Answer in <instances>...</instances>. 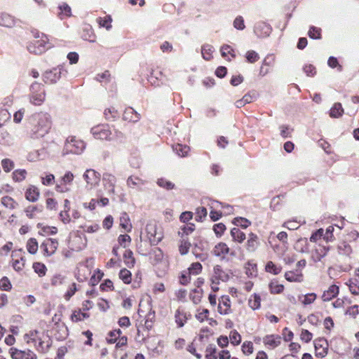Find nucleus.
<instances>
[{
  "instance_id": "f3484780",
  "label": "nucleus",
  "mask_w": 359,
  "mask_h": 359,
  "mask_svg": "<svg viewBox=\"0 0 359 359\" xmlns=\"http://www.w3.org/2000/svg\"><path fill=\"white\" fill-rule=\"evenodd\" d=\"M328 342L325 338H318L314 341L315 354L318 358H323L327 355Z\"/></svg>"
},
{
  "instance_id": "338daca9",
  "label": "nucleus",
  "mask_w": 359,
  "mask_h": 359,
  "mask_svg": "<svg viewBox=\"0 0 359 359\" xmlns=\"http://www.w3.org/2000/svg\"><path fill=\"white\" fill-rule=\"evenodd\" d=\"M269 289L271 293L273 294H279L283 291L284 287L283 285L280 284L277 280H272L269 283Z\"/></svg>"
},
{
  "instance_id": "2eb2a0df",
  "label": "nucleus",
  "mask_w": 359,
  "mask_h": 359,
  "mask_svg": "<svg viewBox=\"0 0 359 359\" xmlns=\"http://www.w3.org/2000/svg\"><path fill=\"white\" fill-rule=\"evenodd\" d=\"M147 236L151 245H157L163 239V234L158 231L156 226L153 224H148L146 226Z\"/></svg>"
},
{
  "instance_id": "e2e57ef3",
  "label": "nucleus",
  "mask_w": 359,
  "mask_h": 359,
  "mask_svg": "<svg viewBox=\"0 0 359 359\" xmlns=\"http://www.w3.org/2000/svg\"><path fill=\"white\" fill-rule=\"evenodd\" d=\"M203 269L202 264L200 262L192 263L188 268L187 271L191 276H196L201 273Z\"/></svg>"
},
{
  "instance_id": "f257e3e1",
  "label": "nucleus",
  "mask_w": 359,
  "mask_h": 359,
  "mask_svg": "<svg viewBox=\"0 0 359 359\" xmlns=\"http://www.w3.org/2000/svg\"><path fill=\"white\" fill-rule=\"evenodd\" d=\"M52 128L49 114L39 112L32 115L29 120L28 133L31 138L39 139L48 134Z\"/></svg>"
},
{
  "instance_id": "a18cd8bd",
  "label": "nucleus",
  "mask_w": 359,
  "mask_h": 359,
  "mask_svg": "<svg viewBox=\"0 0 359 359\" xmlns=\"http://www.w3.org/2000/svg\"><path fill=\"white\" fill-rule=\"evenodd\" d=\"M344 109L339 102L334 103L330 110V116L332 118H339L342 116Z\"/></svg>"
},
{
  "instance_id": "774afa93",
  "label": "nucleus",
  "mask_w": 359,
  "mask_h": 359,
  "mask_svg": "<svg viewBox=\"0 0 359 359\" xmlns=\"http://www.w3.org/2000/svg\"><path fill=\"white\" fill-rule=\"evenodd\" d=\"M242 353L245 355H251L254 351V346L252 341H245L241 346Z\"/></svg>"
},
{
  "instance_id": "7ed1b4c3",
  "label": "nucleus",
  "mask_w": 359,
  "mask_h": 359,
  "mask_svg": "<svg viewBox=\"0 0 359 359\" xmlns=\"http://www.w3.org/2000/svg\"><path fill=\"white\" fill-rule=\"evenodd\" d=\"M93 302L89 299L84 300L81 308H76L72 311L69 316L73 323H78L88 320L90 317V310L93 307Z\"/></svg>"
},
{
  "instance_id": "8fccbe9b",
  "label": "nucleus",
  "mask_w": 359,
  "mask_h": 359,
  "mask_svg": "<svg viewBox=\"0 0 359 359\" xmlns=\"http://www.w3.org/2000/svg\"><path fill=\"white\" fill-rule=\"evenodd\" d=\"M317 295L312 292L308 293L304 295L299 296V301L304 305H309L315 302L316 299Z\"/></svg>"
},
{
  "instance_id": "49530a36",
  "label": "nucleus",
  "mask_w": 359,
  "mask_h": 359,
  "mask_svg": "<svg viewBox=\"0 0 359 359\" xmlns=\"http://www.w3.org/2000/svg\"><path fill=\"white\" fill-rule=\"evenodd\" d=\"M214 51V48L210 44H205L201 48V54L204 60H210L213 56L212 53Z\"/></svg>"
},
{
  "instance_id": "bf43d9fd",
  "label": "nucleus",
  "mask_w": 359,
  "mask_h": 359,
  "mask_svg": "<svg viewBox=\"0 0 359 359\" xmlns=\"http://www.w3.org/2000/svg\"><path fill=\"white\" fill-rule=\"evenodd\" d=\"M205 359H217V348L214 344H209L205 349Z\"/></svg>"
},
{
  "instance_id": "864d4df0",
  "label": "nucleus",
  "mask_w": 359,
  "mask_h": 359,
  "mask_svg": "<svg viewBox=\"0 0 359 359\" xmlns=\"http://www.w3.org/2000/svg\"><path fill=\"white\" fill-rule=\"evenodd\" d=\"M96 20L100 27H105L107 30L111 28L112 18L110 15H106L103 18L99 17Z\"/></svg>"
},
{
  "instance_id": "72a5a7b5",
  "label": "nucleus",
  "mask_w": 359,
  "mask_h": 359,
  "mask_svg": "<svg viewBox=\"0 0 359 359\" xmlns=\"http://www.w3.org/2000/svg\"><path fill=\"white\" fill-rule=\"evenodd\" d=\"M271 28L264 22L259 23L255 29V32L258 36L264 37L269 36Z\"/></svg>"
},
{
  "instance_id": "c756f323",
  "label": "nucleus",
  "mask_w": 359,
  "mask_h": 359,
  "mask_svg": "<svg viewBox=\"0 0 359 359\" xmlns=\"http://www.w3.org/2000/svg\"><path fill=\"white\" fill-rule=\"evenodd\" d=\"M67 280V277L60 273H57L53 274L50 278V283L52 287H57L63 285Z\"/></svg>"
},
{
  "instance_id": "1a4fd4ad",
  "label": "nucleus",
  "mask_w": 359,
  "mask_h": 359,
  "mask_svg": "<svg viewBox=\"0 0 359 359\" xmlns=\"http://www.w3.org/2000/svg\"><path fill=\"white\" fill-rule=\"evenodd\" d=\"M25 252L22 249L12 251L11 264L15 271H22L25 266Z\"/></svg>"
},
{
  "instance_id": "4c0bfd02",
  "label": "nucleus",
  "mask_w": 359,
  "mask_h": 359,
  "mask_svg": "<svg viewBox=\"0 0 359 359\" xmlns=\"http://www.w3.org/2000/svg\"><path fill=\"white\" fill-rule=\"evenodd\" d=\"M34 271L39 276V277H44L48 271L46 266L40 262H35L32 264Z\"/></svg>"
},
{
  "instance_id": "37998d69",
  "label": "nucleus",
  "mask_w": 359,
  "mask_h": 359,
  "mask_svg": "<svg viewBox=\"0 0 359 359\" xmlns=\"http://www.w3.org/2000/svg\"><path fill=\"white\" fill-rule=\"evenodd\" d=\"M118 278L124 284L129 285L132 282V273L126 268L121 269L118 273Z\"/></svg>"
},
{
  "instance_id": "a211bd4d",
  "label": "nucleus",
  "mask_w": 359,
  "mask_h": 359,
  "mask_svg": "<svg viewBox=\"0 0 359 359\" xmlns=\"http://www.w3.org/2000/svg\"><path fill=\"white\" fill-rule=\"evenodd\" d=\"M83 178L90 188H93L98 185L100 175L93 169H88L83 175Z\"/></svg>"
},
{
  "instance_id": "4468645a",
  "label": "nucleus",
  "mask_w": 359,
  "mask_h": 359,
  "mask_svg": "<svg viewBox=\"0 0 359 359\" xmlns=\"http://www.w3.org/2000/svg\"><path fill=\"white\" fill-rule=\"evenodd\" d=\"M212 254L221 259H224L226 255H229L231 257L236 256V252L231 250L228 245L224 242H219L215 245L212 250Z\"/></svg>"
},
{
  "instance_id": "4d7b16f0",
  "label": "nucleus",
  "mask_w": 359,
  "mask_h": 359,
  "mask_svg": "<svg viewBox=\"0 0 359 359\" xmlns=\"http://www.w3.org/2000/svg\"><path fill=\"white\" fill-rule=\"evenodd\" d=\"M241 335L237 330H233L230 332L229 340L233 346H236L239 345L241 342Z\"/></svg>"
},
{
  "instance_id": "bb28decb",
  "label": "nucleus",
  "mask_w": 359,
  "mask_h": 359,
  "mask_svg": "<svg viewBox=\"0 0 359 359\" xmlns=\"http://www.w3.org/2000/svg\"><path fill=\"white\" fill-rule=\"evenodd\" d=\"M123 262L125 265L132 269L135 266L136 263V259L134 256L133 252L130 249H126L123 255Z\"/></svg>"
},
{
  "instance_id": "ea45409f",
  "label": "nucleus",
  "mask_w": 359,
  "mask_h": 359,
  "mask_svg": "<svg viewBox=\"0 0 359 359\" xmlns=\"http://www.w3.org/2000/svg\"><path fill=\"white\" fill-rule=\"evenodd\" d=\"M39 248V243L35 238H30L26 243V249L27 252L31 255L36 254Z\"/></svg>"
},
{
  "instance_id": "9b49d317",
  "label": "nucleus",
  "mask_w": 359,
  "mask_h": 359,
  "mask_svg": "<svg viewBox=\"0 0 359 359\" xmlns=\"http://www.w3.org/2000/svg\"><path fill=\"white\" fill-rule=\"evenodd\" d=\"M231 275V270H226L221 265L217 264L213 267L211 278L214 279L216 283H225L230 279Z\"/></svg>"
},
{
  "instance_id": "b1692460",
  "label": "nucleus",
  "mask_w": 359,
  "mask_h": 359,
  "mask_svg": "<svg viewBox=\"0 0 359 359\" xmlns=\"http://www.w3.org/2000/svg\"><path fill=\"white\" fill-rule=\"evenodd\" d=\"M244 271L248 278H256L258 275L257 264L254 261L250 260L245 264Z\"/></svg>"
},
{
  "instance_id": "cd10ccee",
  "label": "nucleus",
  "mask_w": 359,
  "mask_h": 359,
  "mask_svg": "<svg viewBox=\"0 0 359 359\" xmlns=\"http://www.w3.org/2000/svg\"><path fill=\"white\" fill-rule=\"evenodd\" d=\"M230 234L232 241L239 244L243 243V241L246 239L245 233L238 227L232 228L230 231Z\"/></svg>"
},
{
  "instance_id": "603ef678",
  "label": "nucleus",
  "mask_w": 359,
  "mask_h": 359,
  "mask_svg": "<svg viewBox=\"0 0 359 359\" xmlns=\"http://www.w3.org/2000/svg\"><path fill=\"white\" fill-rule=\"evenodd\" d=\"M191 243L188 238H181L179 245V252L182 255H187L190 249Z\"/></svg>"
},
{
  "instance_id": "052dcab7",
  "label": "nucleus",
  "mask_w": 359,
  "mask_h": 359,
  "mask_svg": "<svg viewBox=\"0 0 359 359\" xmlns=\"http://www.w3.org/2000/svg\"><path fill=\"white\" fill-rule=\"evenodd\" d=\"M334 226H333V225L329 226L326 229L325 232L324 231L323 240L327 243L334 241L335 239V237L334 235Z\"/></svg>"
},
{
  "instance_id": "20e7f679",
  "label": "nucleus",
  "mask_w": 359,
  "mask_h": 359,
  "mask_svg": "<svg viewBox=\"0 0 359 359\" xmlns=\"http://www.w3.org/2000/svg\"><path fill=\"white\" fill-rule=\"evenodd\" d=\"M46 100V92L43 86L34 82L30 86L29 102L36 106L41 105Z\"/></svg>"
},
{
  "instance_id": "de8ad7c7",
  "label": "nucleus",
  "mask_w": 359,
  "mask_h": 359,
  "mask_svg": "<svg viewBox=\"0 0 359 359\" xmlns=\"http://www.w3.org/2000/svg\"><path fill=\"white\" fill-rule=\"evenodd\" d=\"M78 290V285L75 282L72 283L63 295L64 299L66 301H69Z\"/></svg>"
},
{
  "instance_id": "f8f14e48",
  "label": "nucleus",
  "mask_w": 359,
  "mask_h": 359,
  "mask_svg": "<svg viewBox=\"0 0 359 359\" xmlns=\"http://www.w3.org/2000/svg\"><path fill=\"white\" fill-rule=\"evenodd\" d=\"M53 340L45 332L41 333L37 339L36 344H34L36 351L40 353H46L52 346Z\"/></svg>"
},
{
  "instance_id": "dca6fc26",
  "label": "nucleus",
  "mask_w": 359,
  "mask_h": 359,
  "mask_svg": "<svg viewBox=\"0 0 359 359\" xmlns=\"http://www.w3.org/2000/svg\"><path fill=\"white\" fill-rule=\"evenodd\" d=\"M63 72L64 70L60 67H56L51 70L46 71L43 74V80L46 84L55 83L60 79Z\"/></svg>"
},
{
  "instance_id": "412c9836",
  "label": "nucleus",
  "mask_w": 359,
  "mask_h": 359,
  "mask_svg": "<svg viewBox=\"0 0 359 359\" xmlns=\"http://www.w3.org/2000/svg\"><path fill=\"white\" fill-rule=\"evenodd\" d=\"M141 118V115L137 112L133 107H128L123 113V119L130 123H137Z\"/></svg>"
},
{
  "instance_id": "a878e982",
  "label": "nucleus",
  "mask_w": 359,
  "mask_h": 359,
  "mask_svg": "<svg viewBox=\"0 0 359 359\" xmlns=\"http://www.w3.org/2000/svg\"><path fill=\"white\" fill-rule=\"evenodd\" d=\"M70 201L68 199L64 201V209L59 214V219L63 224H69L71 222L69 215Z\"/></svg>"
},
{
  "instance_id": "6e6552de",
  "label": "nucleus",
  "mask_w": 359,
  "mask_h": 359,
  "mask_svg": "<svg viewBox=\"0 0 359 359\" xmlns=\"http://www.w3.org/2000/svg\"><path fill=\"white\" fill-rule=\"evenodd\" d=\"M74 179V174L67 171L55 182V191L59 193H67L71 190V186Z\"/></svg>"
},
{
  "instance_id": "13d9d810",
  "label": "nucleus",
  "mask_w": 359,
  "mask_h": 359,
  "mask_svg": "<svg viewBox=\"0 0 359 359\" xmlns=\"http://www.w3.org/2000/svg\"><path fill=\"white\" fill-rule=\"evenodd\" d=\"M156 183L160 187L166 190H172L175 187L174 183L163 177L158 178Z\"/></svg>"
},
{
  "instance_id": "423d86ee",
  "label": "nucleus",
  "mask_w": 359,
  "mask_h": 359,
  "mask_svg": "<svg viewBox=\"0 0 359 359\" xmlns=\"http://www.w3.org/2000/svg\"><path fill=\"white\" fill-rule=\"evenodd\" d=\"M59 247V241L56 238H46L40 245V250L44 257L53 256Z\"/></svg>"
},
{
  "instance_id": "393cba45",
  "label": "nucleus",
  "mask_w": 359,
  "mask_h": 359,
  "mask_svg": "<svg viewBox=\"0 0 359 359\" xmlns=\"http://www.w3.org/2000/svg\"><path fill=\"white\" fill-rule=\"evenodd\" d=\"M281 342V337L279 335H266L263 338V343L266 346L274 348L279 346Z\"/></svg>"
},
{
  "instance_id": "6e6d98bb",
  "label": "nucleus",
  "mask_w": 359,
  "mask_h": 359,
  "mask_svg": "<svg viewBox=\"0 0 359 359\" xmlns=\"http://www.w3.org/2000/svg\"><path fill=\"white\" fill-rule=\"evenodd\" d=\"M154 321L155 311L151 309L145 317L144 327L147 330H150L153 327Z\"/></svg>"
},
{
  "instance_id": "a19ab883",
  "label": "nucleus",
  "mask_w": 359,
  "mask_h": 359,
  "mask_svg": "<svg viewBox=\"0 0 359 359\" xmlns=\"http://www.w3.org/2000/svg\"><path fill=\"white\" fill-rule=\"evenodd\" d=\"M142 273L140 270L135 272L134 277H132L131 287L134 290L139 289L142 285Z\"/></svg>"
},
{
  "instance_id": "c03bdc74",
  "label": "nucleus",
  "mask_w": 359,
  "mask_h": 359,
  "mask_svg": "<svg viewBox=\"0 0 359 359\" xmlns=\"http://www.w3.org/2000/svg\"><path fill=\"white\" fill-rule=\"evenodd\" d=\"M122 334V331L120 329H114L108 332L106 340L108 344H114Z\"/></svg>"
},
{
  "instance_id": "69168bd1",
  "label": "nucleus",
  "mask_w": 359,
  "mask_h": 359,
  "mask_svg": "<svg viewBox=\"0 0 359 359\" xmlns=\"http://www.w3.org/2000/svg\"><path fill=\"white\" fill-rule=\"evenodd\" d=\"M118 244L124 248H126L131 243V237L128 234H121L118 237Z\"/></svg>"
},
{
  "instance_id": "aec40b11",
  "label": "nucleus",
  "mask_w": 359,
  "mask_h": 359,
  "mask_svg": "<svg viewBox=\"0 0 359 359\" xmlns=\"http://www.w3.org/2000/svg\"><path fill=\"white\" fill-rule=\"evenodd\" d=\"M191 315L187 313L184 309L179 307L175 312V321L177 327L180 328L184 326Z\"/></svg>"
},
{
  "instance_id": "0e129e2a",
  "label": "nucleus",
  "mask_w": 359,
  "mask_h": 359,
  "mask_svg": "<svg viewBox=\"0 0 359 359\" xmlns=\"http://www.w3.org/2000/svg\"><path fill=\"white\" fill-rule=\"evenodd\" d=\"M265 271L268 273L277 275L280 273L281 267L275 264L273 262L269 261L265 266Z\"/></svg>"
},
{
  "instance_id": "5fc2aeb1",
  "label": "nucleus",
  "mask_w": 359,
  "mask_h": 359,
  "mask_svg": "<svg viewBox=\"0 0 359 359\" xmlns=\"http://www.w3.org/2000/svg\"><path fill=\"white\" fill-rule=\"evenodd\" d=\"M233 224L234 225H236L237 226H240L243 229H247L252 224V222H251V221H250L249 219H248L246 218L241 217H237L233 219Z\"/></svg>"
},
{
  "instance_id": "f704fd0d",
  "label": "nucleus",
  "mask_w": 359,
  "mask_h": 359,
  "mask_svg": "<svg viewBox=\"0 0 359 359\" xmlns=\"http://www.w3.org/2000/svg\"><path fill=\"white\" fill-rule=\"evenodd\" d=\"M127 186L131 189H139L144 184V180L137 176H130L126 181Z\"/></svg>"
},
{
  "instance_id": "f03ea898",
  "label": "nucleus",
  "mask_w": 359,
  "mask_h": 359,
  "mask_svg": "<svg viewBox=\"0 0 359 359\" xmlns=\"http://www.w3.org/2000/svg\"><path fill=\"white\" fill-rule=\"evenodd\" d=\"M32 34L33 39L29 41L27 46L28 51L36 55L44 53L49 48L48 36L36 29L32 31Z\"/></svg>"
},
{
  "instance_id": "c85d7f7f",
  "label": "nucleus",
  "mask_w": 359,
  "mask_h": 359,
  "mask_svg": "<svg viewBox=\"0 0 359 359\" xmlns=\"http://www.w3.org/2000/svg\"><path fill=\"white\" fill-rule=\"evenodd\" d=\"M103 114L104 118L108 121H116L119 118V112L114 107L106 108Z\"/></svg>"
},
{
  "instance_id": "e433bc0d",
  "label": "nucleus",
  "mask_w": 359,
  "mask_h": 359,
  "mask_svg": "<svg viewBox=\"0 0 359 359\" xmlns=\"http://www.w3.org/2000/svg\"><path fill=\"white\" fill-rule=\"evenodd\" d=\"M173 151L180 157H186L190 151V147L185 144H176L172 146Z\"/></svg>"
},
{
  "instance_id": "4be33fe9",
  "label": "nucleus",
  "mask_w": 359,
  "mask_h": 359,
  "mask_svg": "<svg viewBox=\"0 0 359 359\" xmlns=\"http://www.w3.org/2000/svg\"><path fill=\"white\" fill-rule=\"evenodd\" d=\"M339 294V287L335 284L331 285L325 290L321 296L323 302H329L337 297Z\"/></svg>"
},
{
  "instance_id": "7c9ffc66",
  "label": "nucleus",
  "mask_w": 359,
  "mask_h": 359,
  "mask_svg": "<svg viewBox=\"0 0 359 359\" xmlns=\"http://www.w3.org/2000/svg\"><path fill=\"white\" fill-rule=\"evenodd\" d=\"M1 204L8 210H13L18 206V203L9 196L1 197Z\"/></svg>"
},
{
  "instance_id": "0eeeda50",
  "label": "nucleus",
  "mask_w": 359,
  "mask_h": 359,
  "mask_svg": "<svg viewBox=\"0 0 359 359\" xmlns=\"http://www.w3.org/2000/svg\"><path fill=\"white\" fill-rule=\"evenodd\" d=\"M90 132L95 139L100 140H111L112 131L109 124H99L93 127Z\"/></svg>"
},
{
  "instance_id": "79ce46f5",
  "label": "nucleus",
  "mask_w": 359,
  "mask_h": 359,
  "mask_svg": "<svg viewBox=\"0 0 359 359\" xmlns=\"http://www.w3.org/2000/svg\"><path fill=\"white\" fill-rule=\"evenodd\" d=\"M195 225L192 223H190L187 225H183L180 227L178 235L181 237V238H188V236L191 234L194 231Z\"/></svg>"
},
{
  "instance_id": "9d476101",
  "label": "nucleus",
  "mask_w": 359,
  "mask_h": 359,
  "mask_svg": "<svg viewBox=\"0 0 359 359\" xmlns=\"http://www.w3.org/2000/svg\"><path fill=\"white\" fill-rule=\"evenodd\" d=\"M8 353L11 359H38L36 353L29 348L21 350L16 347H11L9 348Z\"/></svg>"
},
{
  "instance_id": "c9c22d12",
  "label": "nucleus",
  "mask_w": 359,
  "mask_h": 359,
  "mask_svg": "<svg viewBox=\"0 0 359 359\" xmlns=\"http://www.w3.org/2000/svg\"><path fill=\"white\" fill-rule=\"evenodd\" d=\"M306 264L305 259H302L297 262L296 273H293V281L301 282L303 280L302 270L306 266Z\"/></svg>"
},
{
  "instance_id": "473e14b6",
  "label": "nucleus",
  "mask_w": 359,
  "mask_h": 359,
  "mask_svg": "<svg viewBox=\"0 0 359 359\" xmlns=\"http://www.w3.org/2000/svg\"><path fill=\"white\" fill-rule=\"evenodd\" d=\"M220 52L222 56L229 61L236 57V51L229 45H223L220 48Z\"/></svg>"
},
{
  "instance_id": "ddd939ff",
  "label": "nucleus",
  "mask_w": 359,
  "mask_h": 359,
  "mask_svg": "<svg viewBox=\"0 0 359 359\" xmlns=\"http://www.w3.org/2000/svg\"><path fill=\"white\" fill-rule=\"evenodd\" d=\"M217 311L222 316H229L233 313L231 301L229 295H222L218 299Z\"/></svg>"
},
{
  "instance_id": "6ab92c4d",
  "label": "nucleus",
  "mask_w": 359,
  "mask_h": 359,
  "mask_svg": "<svg viewBox=\"0 0 359 359\" xmlns=\"http://www.w3.org/2000/svg\"><path fill=\"white\" fill-rule=\"evenodd\" d=\"M260 241L258 236L253 232H250L248 234V239L245 245V250L248 252H255L258 249Z\"/></svg>"
},
{
  "instance_id": "2f4dec72",
  "label": "nucleus",
  "mask_w": 359,
  "mask_h": 359,
  "mask_svg": "<svg viewBox=\"0 0 359 359\" xmlns=\"http://www.w3.org/2000/svg\"><path fill=\"white\" fill-rule=\"evenodd\" d=\"M53 330L57 331V333H55V335L59 340L65 339L68 335L67 327L62 323L55 324Z\"/></svg>"
},
{
  "instance_id": "680f3d73",
  "label": "nucleus",
  "mask_w": 359,
  "mask_h": 359,
  "mask_svg": "<svg viewBox=\"0 0 359 359\" xmlns=\"http://www.w3.org/2000/svg\"><path fill=\"white\" fill-rule=\"evenodd\" d=\"M12 283L7 276H4L0 279V290L10 292L12 290Z\"/></svg>"
},
{
  "instance_id": "58836bf2",
  "label": "nucleus",
  "mask_w": 359,
  "mask_h": 359,
  "mask_svg": "<svg viewBox=\"0 0 359 359\" xmlns=\"http://www.w3.org/2000/svg\"><path fill=\"white\" fill-rule=\"evenodd\" d=\"M120 226L127 232H130L132 230L133 226L126 212H123L120 217Z\"/></svg>"
},
{
  "instance_id": "09e8293b",
  "label": "nucleus",
  "mask_w": 359,
  "mask_h": 359,
  "mask_svg": "<svg viewBox=\"0 0 359 359\" xmlns=\"http://www.w3.org/2000/svg\"><path fill=\"white\" fill-rule=\"evenodd\" d=\"M209 314L210 311L208 309L199 308L196 311L195 317L200 323H203L204 321L209 320Z\"/></svg>"
},
{
  "instance_id": "3c124183",
  "label": "nucleus",
  "mask_w": 359,
  "mask_h": 359,
  "mask_svg": "<svg viewBox=\"0 0 359 359\" xmlns=\"http://www.w3.org/2000/svg\"><path fill=\"white\" fill-rule=\"evenodd\" d=\"M248 305L253 310L258 309L261 306L260 296L256 293L252 294L248 300Z\"/></svg>"
},
{
  "instance_id": "5701e85b",
  "label": "nucleus",
  "mask_w": 359,
  "mask_h": 359,
  "mask_svg": "<svg viewBox=\"0 0 359 359\" xmlns=\"http://www.w3.org/2000/svg\"><path fill=\"white\" fill-rule=\"evenodd\" d=\"M25 198L30 202H36L40 196V191L34 185H29L25 192Z\"/></svg>"
},
{
  "instance_id": "39448f33",
  "label": "nucleus",
  "mask_w": 359,
  "mask_h": 359,
  "mask_svg": "<svg viewBox=\"0 0 359 359\" xmlns=\"http://www.w3.org/2000/svg\"><path fill=\"white\" fill-rule=\"evenodd\" d=\"M86 148V143L75 136L69 137L65 144L66 153L74 154H81Z\"/></svg>"
}]
</instances>
